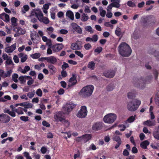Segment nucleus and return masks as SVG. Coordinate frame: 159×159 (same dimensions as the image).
Here are the masks:
<instances>
[{"instance_id":"nucleus-1","label":"nucleus","mask_w":159,"mask_h":159,"mask_svg":"<svg viewBox=\"0 0 159 159\" xmlns=\"http://www.w3.org/2000/svg\"><path fill=\"white\" fill-rule=\"evenodd\" d=\"M118 51L122 57H127L129 56V45L125 42H122L119 45Z\"/></svg>"},{"instance_id":"nucleus-2","label":"nucleus","mask_w":159,"mask_h":159,"mask_svg":"<svg viewBox=\"0 0 159 159\" xmlns=\"http://www.w3.org/2000/svg\"><path fill=\"white\" fill-rule=\"evenodd\" d=\"M94 87L92 85H89L84 87L79 92V95L83 98L90 96L93 93Z\"/></svg>"},{"instance_id":"nucleus-3","label":"nucleus","mask_w":159,"mask_h":159,"mask_svg":"<svg viewBox=\"0 0 159 159\" xmlns=\"http://www.w3.org/2000/svg\"><path fill=\"white\" fill-rule=\"evenodd\" d=\"M135 93H130V99H133L132 102L130 103V111H134L136 110L141 104L140 101L134 99L135 97Z\"/></svg>"},{"instance_id":"nucleus-4","label":"nucleus","mask_w":159,"mask_h":159,"mask_svg":"<svg viewBox=\"0 0 159 159\" xmlns=\"http://www.w3.org/2000/svg\"><path fill=\"white\" fill-rule=\"evenodd\" d=\"M117 116L114 113H109L107 114L103 118L104 122L106 123L111 124L116 120Z\"/></svg>"},{"instance_id":"nucleus-5","label":"nucleus","mask_w":159,"mask_h":159,"mask_svg":"<svg viewBox=\"0 0 159 159\" xmlns=\"http://www.w3.org/2000/svg\"><path fill=\"white\" fill-rule=\"evenodd\" d=\"M87 112L86 107L85 106H82L80 111L77 113L76 116L80 118H85L87 115Z\"/></svg>"},{"instance_id":"nucleus-6","label":"nucleus","mask_w":159,"mask_h":159,"mask_svg":"<svg viewBox=\"0 0 159 159\" xmlns=\"http://www.w3.org/2000/svg\"><path fill=\"white\" fill-rule=\"evenodd\" d=\"M76 105L73 103L70 102V103L66 104L63 108V110L65 111L66 114H68L75 107Z\"/></svg>"},{"instance_id":"nucleus-7","label":"nucleus","mask_w":159,"mask_h":159,"mask_svg":"<svg viewBox=\"0 0 159 159\" xmlns=\"http://www.w3.org/2000/svg\"><path fill=\"white\" fill-rule=\"evenodd\" d=\"M10 120L11 117L8 115L4 113L0 114V121L2 123H8Z\"/></svg>"},{"instance_id":"nucleus-8","label":"nucleus","mask_w":159,"mask_h":159,"mask_svg":"<svg viewBox=\"0 0 159 159\" xmlns=\"http://www.w3.org/2000/svg\"><path fill=\"white\" fill-rule=\"evenodd\" d=\"M63 47V45L62 43H57L52 46V49L54 52H59Z\"/></svg>"},{"instance_id":"nucleus-9","label":"nucleus","mask_w":159,"mask_h":159,"mask_svg":"<svg viewBox=\"0 0 159 159\" xmlns=\"http://www.w3.org/2000/svg\"><path fill=\"white\" fill-rule=\"evenodd\" d=\"M134 84L135 86L141 89H143L145 86V84L144 83L142 79L136 80Z\"/></svg>"},{"instance_id":"nucleus-10","label":"nucleus","mask_w":159,"mask_h":159,"mask_svg":"<svg viewBox=\"0 0 159 159\" xmlns=\"http://www.w3.org/2000/svg\"><path fill=\"white\" fill-rule=\"evenodd\" d=\"M102 123L98 122L93 124L92 127V129L94 130L98 131L102 129Z\"/></svg>"},{"instance_id":"nucleus-11","label":"nucleus","mask_w":159,"mask_h":159,"mask_svg":"<svg viewBox=\"0 0 159 159\" xmlns=\"http://www.w3.org/2000/svg\"><path fill=\"white\" fill-rule=\"evenodd\" d=\"M115 74V71L113 70H109L106 72H105L103 73V75L105 76L110 78H113Z\"/></svg>"},{"instance_id":"nucleus-12","label":"nucleus","mask_w":159,"mask_h":159,"mask_svg":"<svg viewBox=\"0 0 159 159\" xmlns=\"http://www.w3.org/2000/svg\"><path fill=\"white\" fill-rule=\"evenodd\" d=\"M62 112L58 111L56 112L54 116V118L57 121H62L65 120V119L62 117Z\"/></svg>"},{"instance_id":"nucleus-13","label":"nucleus","mask_w":159,"mask_h":159,"mask_svg":"<svg viewBox=\"0 0 159 159\" xmlns=\"http://www.w3.org/2000/svg\"><path fill=\"white\" fill-rule=\"evenodd\" d=\"M71 26L73 29L77 32L79 34H82V30L80 27L77 24L73 22L71 24Z\"/></svg>"},{"instance_id":"nucleus-14","label":"nucleus","mask_w":159,"mask_h":159,"mask_svg":"<svg viewBox=\"0 0 159 159\" xmlns=\"http://www.w3.org/2000/svg\"><path fill=\"white\" fill-rule=\"evenodd\" d=\"M17 108H15V107L13 109H11V111H10L9 109H7L4 111V112L8 114L12 117H14L16 116L15 112L17 111Z\"/></svg>"},{"instance_id":"nucleus-15","label":"nucleus","mask_w":159,"mask_h":159,"mask_svg":"<svg viewBox=\"0 0 159 159\" xmlns=\"http://www.w3.org/2000/svg\"><path fill=\"white\" fill-rule=\"evenodd\" d=\"M16 48V43H15L11 46L5 48V52L8 53L12 52Z\"/></svg>"},{"instance_id":"nucleus-16","label":"nucleus","mask_w":159,"mask_h":159,"mask_svg":"<svg viewBox=\"0 0 159 159\" xmlns=\"http://www.w3.org/2000/svg\"><path fill=\"white\" fill-rule=\"evenodd\" d=\"M143 124L144 125L150 127L155 125H156V122L155 120H148L144 121L143 122Z\"/></svg>"},{"instance_id":"nucleus-17","label":"nucleus","mask_w":159,"mask_h":159,"mask_svg":"<svg viewBox=\"0 0 159 159\" xmlns=\"http://www.w3.org/2000/svg\"><path fill=\"white\" fill-rule=\"evenodd\" d=\"M47 61L48 62L52 64H55L57 61L56 58L54 56H50L47 57Z\"/></svg>"},{"instance_id":"nucleus-18","label":"nucleus","mask_w":159,"mask_h":159,"mask_svg":"<svg viewBox=\"0 0 159 159\" xmlns=\"http://www.w3.org/2000/svg\"><path fill=\"white\" fill-rule=\"evenodd\" d=\"M38 19L40 22H42L46 24H48L49 22L48 19L46 17H43V13L42 16H39Z\"/></svg>"},{"instance_id":"nucleus-19","label":"nucleus","mask_w":159,"mask_h":159,"mask_svg":"<svg viewBox=\"0 0 159 159\" xmlns=\"http://www.w3.org/2000/svg\"><path fill=\"white\" fill-rule=\"evenodd\" d=\"M82 137L84 142L86 143L91 139L92 135L90 134H86L82 135Z\"/></svg>"},{"instance_id":"nucleus-20","label":"nucleus","mask_w":159,"mask_h":159,"mask_svg":"<svg viewBox=\"0 0 159 159\" xmlns=\"http://www.w3.org/2000/svg\"><path fill=\"white\" fill-rule=\"evenodd\" d=\"M34 15L38 19L39 16H42V13L40 10H37L35 11H32L31 13V16H33Z\"/></svg>"},{"instance_id":"nucleus-21","label":"nucleus","mask_w":159,"mask_h":159,"mask_svg":"<svg viewBox=\"0 0 159 159\" xmlns=\"http://www.w3.org/2000/svg\"><path fill=\"white\" fill-rule=\"evenodd\" d=\"M111 2L112 3L111 5H112L113 7L119 8L120 7L119 4L120 1L119 0H111Z\"/></svg>"},{"instance_id":"nucleus-22","label":"nucleus","mask_w":159,"mask_h":159,"mask_svg":"<svg viewBox=\"0 0 159 159\" xmlns=\"http://www.w3.org/2000/svg\"><path fill=\"white\" fill-rule=\"evenodd\" d=\"M48 68L49 69V70L51 73V74L53 75L54 74L56 71V67L52 65V64L48 65Z\"/></svg>"},{"instance_id":"nucleus-23","label":"nucleus","mask_w":159,"mask_h":159,"mask_svg":"<svg viewBox=\"0 0 159 159\" xmlns=\"http://www.w3.org/2000/svg\"><path fill=\"white\" fill-rule=\"evenodd\" d=\"M71 48L73 50H80V49L79 45L77 43H74L71 44Z\"/></svg>"},{"instance_id":"nucleus-24","label":"nucleus","mask_w":159,"mask_h":159,"mask_svg":"<svg viewBox=\"0 0 159 159\" xmlns=\"http://www.w3.org/2000/svg\"><path fill=\"white\" fill-rule=\"evenodd\" d=\"M95 63L93 61H90L88 63L87 67L91 70H93L95 68Z\"/></svg>"},{"instance_id":"nucleus-25","label":"nucleus","mask_w":159,"mask_h":159,"mask_svg":"<svg viewBox=\"0 0 159 159\" xmlns=\"http://www.w3.org/2000/svg\"><path fill=\"white\" fill-rule=\"evenodd\" d=\"M66 15L71 20H73L74 19V15L73 13L70 10L67 11L66 12Z\"/></svg>"},{"instance_id":"nucleus-26","label":"nucleus","mask_w":159,"mask_h":159,"mask_svg":"<svg viewBox=\"0 0 159 159\" xmlns=\"http://www.w3.org/2000/svg\"><path fill=\"white\" fill-rule=\"evenodd\" d=\"M149 143L148 141H144L141 143L140 146L143 149H146L147 146L149 144Z\"/></svg>"},{"instance_id":"nucleus-27","label":"nucleus","mask_w":159,"mask_h":159,"mask_svg":"<svg viewBox=\"0 0 159 159\" xmlns=\"http://www.w3.org/2000/svg\"><path fill=\"white\" fill-rule=\"evenodd\" d=\"M26 102L20 103H19V106L22 107H24L25 108H30L32 107L31 103H29L27 104H26Z\"/></svg>"},{"instance_id":"nucleus-28","label":"nucleus","mask_w":159,"mask_h":159,"mask_svg":"<svg viewBox=\"0 0 159 159\" xmlns=\"http://www.w3.org/2000/svg\"><path fill=\"white\" fill-rule=\"evenodd\" d=\"M12 72V70L11 69L7 71L5 73L4 72V74L3 75V78H6L7 77H10Z\"/></svg>"},{"instance_id":"nucleus-29","label":"nucleus","mask_w":159,"mask_h":159,"mask_svg":"<svg viewBox=\"0 0 159 159\" xmlns=\"http://www.w3.org/2000/svg\"><path fill=\"white\" fill-rule=\"evenodd\" d=\"M89 18V17L87 14L83 13L81 17V20L83 22H85Z\"/></svg>"},{"instance_id":"nucleus-30","label":"nucleus","mask_w":159,"mask_h":159,"mask_svg":"<svg viewBox=\"0 0 159 159\" xmlns=\"http://www.w3.org/2000/svg\"><path fill=\"white\" fill-rule=\"evenodd\" d=\"M16 29L17 31L19 34H24L25 33V30L20 27H18Z\"/></svg>"},{"instance_id":"nucleus-31","label":"nucleus","mask_w":159,"mask_h":159,"mask_svg":"<svg viewBox=\"0 0 159 159\" xmlns=\"http://www.w3.org/2000/svg\"><path fill=\"white\" fill-rule=\"evenodd\" d=\"M5 62V65L6 66L7 65H14V63L11 59V57H9L6 60Z\"/></svg>"},{"instance_id":"nucleus-32","label":"nucleus","mask_w":159,"mask_h":159,"mask_svg":"<svg viewBox=\"0 0 159 159\" xmlns=\"http://www.w3.org/2000/svg\"><path fill=\"white\" fill-rule=\"evenodd\" d=\"M115 33L119 37L121 35L122 32L120 28L119 27H117L115 31Z\"/></svg>"},{"instance_id":"nucleus-33","label":"nucleus","mask_w":159,"mask_h":159,"mask_svg":"<svg viewBox=\"0 0 159 159\" xmlns=\"http://www.w3.org/2000/svg\"><path fill=\"white\" fill-rule=\"evenodd\" d=\"M41 56L40 53H36L31 55V57L34 59H36L39 58Z\"/></svg>"},{"instance_id":"nucleus-34","label":"nucleus","mask_w":159,"mask_h":159,"mask_svg":"<svg viewBox=\"0 0 159 159\" xmlns=\"http://www.w3.org/2000/svg\"><path fill=\"white\" fill-rule=\"evenodd\" d=\"M155 102L157 105L159 107V93H157L155 99Z\"/></svg>"},{"instance_id":"nucleus-35","label":"nucleus","mask_w":159,"mask_h":159,"mask_svg":"<svg viewBox=\"0 0 159 159\" xmlns=\"http://www.w3.org/2000/svg\"><path fill=\"white\" fill-rule=\"evenodd\" d=\"M23 8L24 9L22 10L21 12L25 14L29 10L30 7L28 5H25L23 6Z\"/></svg>"},{"instance_id":"nucleus-36","label":"nucleus","mask_w":159,"mask_h":159,"mask_svg":"<svg viewBox=\"0 0 159 159\" xmlns=\"http://www.w3.org/2000/svg\"><path fill=\"white\" fill-rule=\"evenodd\" d=\"M18 77V75L16 73H14L12 75V80L15 83H17L18 82L17 78Z\"/></svg>"},{"instance_id":"nucleus-37","label":"nucleus","mask_w":159,"mask_h":159,"mask_svg":"<svg viewBox=\"0 0 159 159\" xmlns=\"http://www.w3.org/2000/svg\"><path fill=\"white\" fill-rule=\"evenodd\" d=\"M77 83V80L76 79V76L74 74L72 75V77L70 78L69 80V82L70 83H72L73 82H76Z\"/></svg>"},{"instance_id":"nucleus-38","label":"nucleus","mask_w":159,"mask_h":159,"mask_svg":"<svg viewBox=\"0 0 159 159\" xmlns=\"http://www.w3.org/2000/svg\"><path fill=\"white\" fill-rule=\"evenodd\" d=\"M19 80L20 82V84H22L26 82V80L24 76H20L19 77Z\"/></svg>"},{"instance_id":"nucleus-39","label":"nucleus","mask_w":159,"mask_h":159,"mask_svg":"<svg viewBox=\"0 0 159 159\" xmlns=\"http://www.w3.org/2000/svg\"><path fill=\"white\" fill-rule=\"evenodd\" d=\"M114 86L112 84H109L107 87V90L108 91H112L114 89Z\"/></svg>"},{"instance_id":"nucleus-40","label":"nucleus","mask_w":159,"mask_h":159,"mask_svg":"<svg viewBox=\"0 0 159 159\" xmlns=\"http://www.w3.org/2000/svg\"><path fill=\"white\" fill-rule=\"evenodd\" d=\"M23 154L24 157L26 158V159H32L29 152H23Z\"/></svg>"},{"instance_id":"nucleus-41","label":"nucleus","mask_w":159,"mask_h":159,"mask_svg":"<svg viewBox=\"0 0 159 159\" xmlns=\"http://www.w3.org/2000/svg\"><path fill=\"white\" fill-rule=\"evenodd\" d=\"M23 110V108L22 107H19L17 109V111L16 112L17 113L18 115L23 114L24 113Z\"/></svg>"},{"instance_id":"nucleus-42","label":"nucleus","mask_w":159,"mask_h":159,"mask_svg":"<svg viewBox=\"0 0 159 159\" xmlns=\"http://www.w3.org/2000/svg\"><path fill=\"white\" fill-rule=\"evenodd\" d=\"M113 139L114 140L117 142V143H121L120 138L119 136L117 135L114 136Z\"/></svg>"},{"instance_id":"nucleus-43","label":"nucleus","mask_w":159,"mask_h":159,"mask_svg":"<svg viewBox=\"0 0 159 159\" xmlns=\"http://www.w3.org/2000/svg\"><path fill=\"white\" fill-rule=\"evenodd\" d=\"M85 30L89 32H90V34L93 33V31L92 30V27L90 26H88L85 28Z\"/></svg>"},{"instance_id":"nucleus-44","label":"nucleus","mask_w":159,"mask_h":159,"mask_svg":"<svg viewBox=\"0 0 159 159\" xmlns=\"http://www.w3.org/2000/svg\"><path fill=\"white\" fill-rule=\"evenodd\" d=\"M153 135L154 138L159 140V132L158 131H154L153 133Z\"/></svg>"},{"instance_id":"nucleus-45","label":"nucleus","mask_w":159,"mask_h":159,"mask_svg":"<svg viewBox=\"0 0 159 159\" xmlns=\"http://www.w3.org/2000/svg\"><path fill=\"white\" fill-rule=\"evenodd\" d=\"M35 93V91L34 90L32 92H29L27 93V96L30 98H31L34 96Z\"/></svg>"},{"instance_id":"nucleus-46","label":"nucleus","mask_w":159,"mask_h":159,"mask_svg":"<svg viewBox=\"0 0 159 159\" xmlns=\"http://www.w3.org/2000/svg\"><path fill=\"white\" fill-rule=\"evenodd\" d=\"M30 70V67L28 66H25L24 68L23 71H22V73L23 74H25L27 71H28Z\"/></svg>"},{"instance_id":"nucleus-47","label":"nucleus","mask_w":159,"mask_h":159,"mask_svg":"<svg viewBox=\"0 0 159 159\" xmlns=\"http://www.w3.org/2000/svg\"><path fill=\"white\" fill-rule=\"evenodd\" d=\"M36 93L39 97H41L43 94L42 92L40 89H39L37 90Z\"/></svg>"},{"instance_id":"nucleus-48","label":"nucleus","mask_w":159,"mask_h":159,"mask_svg":"<svg viewBox=\"0 0 159 159\" xmlns=\"http://www.w3.org/2000/svg\"><path fill=\"white\" fill-rule=\"evenodd\" d=\"M10 20V17L8 15L5 13L4 14V21L7 22L9 21Z\"/></svg>"},{"instance_id":"nucleus-49","label":"nucleus","mask_w":159,"mask_h":159,"mask_svg":"<svg viewBox=\"0 0 159 159\" xmlns=\"http://www.w3.org/2000/svg\"><path fill=\"white\" fill-rule=\"evenodd\" d=\"M102 48L101 47H98L94 50L95 52H97L100 53L102 52Z\"/></svg>"},{"instance_id":"nucleus-50","label":"nucleus","mask_w":159,"mask_h":159,"mask_svg":"<svg viewBox=\"0 0 159 159\" xmlns=\"http://www.w3.org/2000/svg\"><path fill=\"white\" fill-rule=\"evenodd\" d=\"M20 118L21 120L25 122L29 120V117L28 116H22L20 117Z\"/></svg>"},{"instance_id":"nucleus-51","label":"nucleus","mask_w":159,"mask_h":159,"mask_svg":"<svg viewBox=\"0 0 159 159\" xmlns=\"http://www.w3.org/2000/svg\"><path fill=\"white\" fill-rule=\"evenodd\" d=\"M84 48L86 50H89L92 48V46L90 44L86 43L84 45Z\"/></svg>"},{"instance_id":"nucleus-52","label":"nucleus","mask_w":159,"mask_h":159,"mask_svg":"<svg viewBox=\"0 0 159 159\" xmlns=\"http://www.w3.org/2000/svg\"><path fill=\"white\" fill-rule=\"evenodd\" d=\"M69 66L68 64L65 62H63V64L61 66V68L63 70H64Z\"/></svg>"},{"instance_id":"nucleus-53","label":"nucleus","mask_w":159,"mask_h":159,"mask_svg":"<svg viewBox=\"0 0 159 159\" xmlns=\"http://www.w3.org/2000/svg\"><path fill=\"white\" fill-rule=\"evenodd\" d=\"M17 19L14 17H12L11 19V22L13 25H16Z\"/></svg>"},{"instance_id":"nucleus-54","label":"nucleus","mask_w":159,"mask_h":159,"mask_svg":"<svg viewBox=\"0 0 159 159\" xmlns=\"http://www.w3.org/2000/svg\"><path fill=\"white\" fill-rule=\"evenodd\" d=\"M40 151L42 153L44 154L47 151V148L46 147L43 146L41 148Z\"/></svg>"},{"instance_id":"nucleus-55","label":"nucleus","mask_w":159,"mask_h":159,"mask_svg":"<svg viewBox=\"0 0 159 159\" xmlns=\"http://www.w3.org/2000/svg\"><path fill=\"white\" fill-rule=\"evenodd\" d=\"M75 53L78 56L80 57L81 58H82L83 57V54L81 53L80 51H75Z\"/></svg>"},{"instance_id":"nucleus-56","label":"nucleus","mask_w":159,"mask_h":159,"mask_svg":"<svg viewBox=\"0 0 159 159\" xmlns=\"http://www.w3.org/2000/svg\"><path fill=\"white\" fill-rule=\"evenodd\" d=\"M80 156V152L79 150H78L77 154H75L74 156V159H76L77 158H79Z\"/></svg>"},{"instance_id":"nucleus-57","label":"nucleus","mask_w":159,"mask_h":159,"mask_svg":"<svg viewBox=\"0 0 159 159\" xmlns=\"http://www.w3.org/2000/svg\"><path fill=\"white\" fill-rule=\"evenodd\" d=\"M42 125L44 126L47 127H50V125L45 120H44L42 122Z\"/></svg>"},{"instance_id":"nucleus-58","label":"nucleus","mask_w":159,"mask_h":159,"mask_svg":"<svg viewBox=\"0 0 159 159\" xmlns=\"http://www.w3.org/2000/svg\"><path fill=\"white\" fill-rule=\"evenodd\" d=\"M27 55H25L24 57H21L20 60L21 62L22 63L25 62L27 59Z\"/></svg>"},{"instance_id":"nucleus-59","label":"nucleus","mask_w":159,"mask_h":159,"mask_svg":"<svg viewBox=\"0 0 159 159\" xmlns=\"http://www.w3.org/2000/svg\"><path fill=\"white\" fill-rule=\"evenodd\" d=\"M92 41L96 42L97 41L98 39V36L97 35H94L92 36Z\"/></svg>"},{"instance_id":"nucleus-60","label":"nucleus","mask_w":159,"mask_h":159,"mask_svg":"<svg viewBox=\"0 0 159 159\" xmlns=\"http://www.w3.org/2000/svg\"><path fill=\"white\" fill-rule=\"evenodd\" d=\"M13 60L15 63H17L19 62V60L18 57L16 55L14 56Z\"/></svg>"},{"instance_id":"nucleus-61","label":"nucleus","mask_w":159,"mask_h":159,"mask_svg":"<svg viewBox=\"0 0 159 159\" xmlns=\"http://www.w3.org/2000/svg\"><path fill=\"white\" fill-rule=\"evenodd\" d=\"M118 127L119 128H120V129L121 131H124L125 130L126 128L125 126L124 125H118Z\"/></svg>"},{"instance_id":"nucleus-62","label":"nucleus","mask_w":159,"mask_h":159,"mask_svg":"<svg viewBox=\"0 0 159 159\" xmlns=\"http://www.w3.org/2000/svg\"><path fill=\"white\" fill-rule=\"evenodd\" d=\"M13 39L11 37H7L6 38V41L7 43H9Z\"/></svg>"},{"instance_id":"nucleus-63","label":"nucleus","mask_w":159,"mask_h":159,"mask_svg":"<svg viewBox=\"0 0 159 159\" xmlns=\"http://www.w3.org/2000/svg\"><path fill=\"white\" fill-rule=\"evenodd\" d=\"M75 140L76 141L80 142H81L82 140H83V137H82V136H80V137H78L76 138Z\"/></svg>"},{"instance_id":"nucleus-64","label":"nucleus","mask_w":159,"mask_h":159,"mask_svg":"<svg viewBox=\"0 0 159 159\" xmlns=\"http://www.w3.org/2000/svg\"><path fill=\"white\" fill-rule=\"evenodd\" d=\"M131 151L133 153H136L138 152V149L135 147H134L132 149Z\"/></svg>"}]
</instances>
